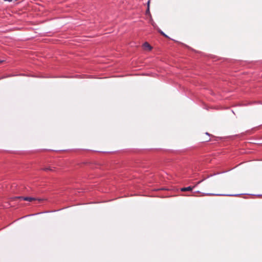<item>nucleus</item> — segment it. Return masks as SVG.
Listing matches in <instances>:
<instances>
[{"label":"nucleus","instance_id":"f257e3e1","mask_svg":"<svg viewBox=\"0 0 262 262\" xmlns=\"http://www.w3.org/2000/svg\"><path fill=\"white\" fill-rule=\"evenodd\" d=\"M204 195H217V196H237L239 194H215V193H203Z\"/></svg>","mask_w":262,"mask_h":262},{"label":"nucleus","instance_id":"f03ea898","mask_svg":"<svg viewBox=\"0 0 262 262\" xmlns=\"http://www.w3.org/2000/svg\"><path fill=\"white\" fill-rule=\"evenodd\" d=\"M17 198L29 202H31L36 200L35 198L28 196H18Z\"/></svg>","mask_w":262,"mask_h":262},{"label":"nucleus","instance_id":"7ed1b4c3","mask_svg":"<svg viewBox=\"0 0 262 262\" xmlns=\"http://www.w3.org/2000/svg\"><path fill=\"white\" fill-rule=\"evenodd\" d=\"M194 187H191V186H188V187H183V188H182L181 189V190L182 191H191L192 190V189Z\"/></svg>","mask_w":262,"mask_h":262},{"label":"nucleus","instance_id":"20e7f679","mask_svg":"<svg viewBox=\"0 0 262 262\" xmlns=\"http://www.w3.org/2000/svg\"><path fill=\"white\" fill-rule=\"evenodd\" d=\"M143 47L145 49H147L148 50H150L151 49V47L150 45L147 42H145L143 44Z\"/></svg>","mask_w":262,"mask_h":262},{"label":"nucleus","instance_id":"39448f33","mask_svg":"<svg viewBox=\"0 0 262 262\" xmlns=\"http://www.w3.org/2000/svg\"><path fill=\"white\" fill-rule=\"evenodd\" d=\"M158 32L162 35L166 37H168L167 35H166L162 30H161L159 28L158 29Z\"/></svg>","mask_w":262,"mask_h":262},{"label":"nucleus","instance_id":"423d86ee","mask_svg":"<svg viewBox=\"0 0 262 262\" xmlns=\"http://www.w3.org/2000/svg\"><path fill=\"white\" fill-rule=\"evenodd\" d=\"M151 25L155 29H157V30L159 29L157 25L154 21H152Z\"/></svg>","mask_w":262,"mask_h":262},{"label":"nucleus","instance_id":"0eeeda50","mask_svg":"<svg viewBox=\"0 0 262 262\" xmlns=\"http://www.w3.org/2000/svg\"><path fill=\"white\" fill-rule=\"evenodd\" d=\"M149 13V1L147 2V9L146 10V13Z\"/></svg>","mask_w":262,"mask_h":262},{"label":"nucleus","instance_id":"6e6552de","mask_svg":"<svg viewBox=\"0 0 262 262\" xmlns=\"http://www.w3.org/2000/svg\"><path fill=\"white\" fill-rule=\"evenodd\" d=\"M43 170H51V171H53V169L52 168H51V167L45 168L43 169Z\"/></svg>","mask_w":262,"mask_h":262},{"label":"nucleus","instance_id":"1a4fd4ad","mask_svg":"<svg viewBox=\"0 0 262 262\" xmlns=\"http://www.w3.org/2000/svg\"><path fill=\"white\" fill-rule=\"evenodd\" d=\"M203 180H202V181H199L198 182H197L196 185H199V184H200Z\"/></svg>","mask_w":262,"mask_h":262},{"label":"nucleus","instance_id":"9d476101","mask_svg":"<svg viewBox=\"0 0 262 262\" xmlns=\"http://www.w3.org/2000/svg\"><path fill=\"white\" fill-rule=\"evenodd\" d=\"M206 134L207 135H208L209 136H210V134H209L208 133H206Z\"/></svg>","mask_w":262,"mask_h":262},{"label":"nucleus","instance_id":"9b49d317","mask_svg":"<svg viewBox=\"0 0 262 262\" xmlns=\"http://www.w3.org/2000/svg\"><path fill=\"white\" fill-rule=\"evenodd\" d=\"M3 61L2 60H0V63L2 62Z\"/></svg>","mask_w":262,"mask_h":262}]
</instances>
